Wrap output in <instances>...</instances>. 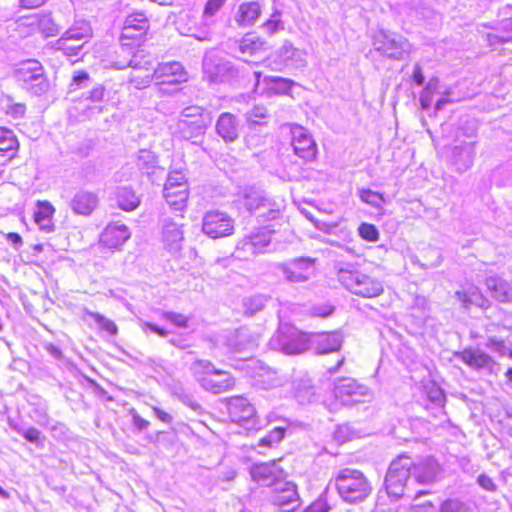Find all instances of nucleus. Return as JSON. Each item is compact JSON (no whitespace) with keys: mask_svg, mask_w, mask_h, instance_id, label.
<instances>
[{"mask_svg":"<svg viewBox=\"0 0 512 512\" xmlns=\"http://www.w3.org/2000/svg\"><path fill=\"white\" fill-rule=\"evenodd\" d=\"M125 53L131 55L130 58L127 61H114L112 64L114 68L120 70L127 67L144 70H150L152 68L151 57L145 54L143 50H135L134 44L127 46V51Z\"/></svg>","mask_w":512,"mask_h":512,"instance_id":"26","label":"nucleus"},{"mask_svg":"<svg viewBox=\"0 0 512 512\" xmlns=\"http://www.w3.org/2000/svg\"><path fill=\"white\" fill-rule=\"evenodd\" d=\"M25 112L26 106L23 103H10L6 108V113L15 119L22 118Z\"/></svg>","mask_w":512,"mask_h":512,"instance_id":"63","label":"nucleus"},{"mask_svg":"<svg viewBox=\"0 0 512 512\" xmlns=\"http://www.w3.org/2000/svg\"><path fill=\"white\" fill-rule=\"evenodd\" d=\"M438 512H471V510L460 500L448 499L441 504Z\"/></svg>","mask_w":512,"mask_h":512,"instance_id":"55","label":"nucleus"},{"mask_svg":"<svg viewBox=\"0 0 512 512\" xmlns=\"http://www.w3.org/2000/svg\"><path fill=\"white\" fill-rule=\"evenodd\" d=\"M285 428L276 427L271 430L266 436L260 439L259 446L272 447L274 444H278L285 435Z\"/></svg>","mask_w":512,"mask_h":512,"instance_id":"52","label":"nucleus"},{"mask_svg":"<svg viewBox=\"0 0 512 512\" xmlns=\"http://www.w3.org/2000/svg\"><path fill=\"white\" fill-rule=\"evenodd\" d=\"M280 15L281 13L279 11H275L270 19H268L263 25H262V28L264 29V31L269 34V35H273L275 34L276 32L280 31V30H283L284 29V26H283V23L280 19Z\"/></svg>","mask_w":512,"mask_h":512,"instance_id":"54","label":"nucleus"},{"mask_svg":"<svg viewBox=\"0 0 512 512\" xmlns=\"http://www.w3.org/2000/svg\"><path fill=\"white\" fill-rule=\"evenodd\" d=\"M14 78L21 88L32 96H42L50 89L45 69L36 59L20 63L14 71Z\"/></svg>","mask_w":512,"mask_h":512,"instance_id":"5","label":"nucleus"},{"mask_svg":"<svg viewBox=\"0 0 512 512\" xmlns=\"http://www.w3.org/2000/svg\"><path fill=\"white\" fill-rule=\"evenodd\" d=\"M336 399L343 405H354L371 398L370 390L353 378L340 379L334 388Z\"/></svg>","mask_w":512,"mask_h":512,"instance_id":"14","label":"nucleus"},{"mask_svg":"<svg viewBox=\"0 0 512 512\" xmlns=\"http://www.w3.org/2000/svg\"><path fill=\"white\" fill-rule=\"evenodd\" d=\"M163 195L167 204L176 211H182L186 208L188 200V187L172 188V190L163 189Z\"/></svg>","mask_w":512,"mask_h":512,"instance_id":"36","label":"nucleus"},{"mask_svg":"<svg viewBox=\"0 0 512 512\" xmlns=\"http://www.w3.org/2000/svg\"><path fill=\"white\" fill-rule=\"evenodd\" d=\"M10 427L18 434L22 435L27 441L38 444L40 440V431L34 427L24 428L16 423L9 422Z\"/></svg>","mask_w":512,"mask_h":512,"instance_id":"50","label":"nucleus"},{"mask_svg":"<svg viewBox=\"0 0 512 512\" xmlns=\"http://www.w3.org/2000/svg\"><path fill=\"white\" fill-rule=\"evenodd\" d=\"M309 343L307 334L288 324L280 326L269 341L271 348L287 355L303 353L309 348Z\"/></svg>","mask_w":512,"mask_h":512,"instance_id":"7","label":"nucleus"},{"mask_svg":"<svg viewBox=\"0 0 512 512\" xmlns=\"http://www.w3.org/2000/svg\"><path fill=\"white\" fill-rule=\"evenodd\" d=\"M149 27V20L143 12H135L128 15L120 35L121 51L126 52L127 46L142 41Z\"/></svg>","mask_w":512,"mask_h":512,"instance_id":"11","label":"nucleus"},{"mask_svg":"<svg viewBox=\"0 0 512 512\" xmlns=\"http://www.w3.org/2000/svg\"><path fill=\"white\" fill-rule=\"evenodd\" d=\"M262 9L257 1L243 2L239 5L234 20L240 27H251L259 19Z\"/></svg>","mask_w":512,"mask_h":512,"instance_id":"28","label":"nucleus"},{"mask_svg":"<svg viewBox=\"0 0 512 512\" xmlns=\"http://www.w3.org/2000/svg\"><path fill=\"white\" fill-rule=\"evenodd\" d=\"M310 342L318 354H327L338 351L343 343V336L339 332L319 333L313 335Z\"/></svg>","mask_w":512,"mask_h":512,"instance_id":"25","label":"nucleus"},{"mask_svg":"<svg viewBox=\"0 0 512 512\" xmlns=\"http://www.w3.org/2000/svg\"><path fill=\"white\" fill-rule=\"evenodd\" d=\"M258 365L259 366H266L260 360L249 359L248 361H246L245 367H244V370H245L246 374L253 380V383H254L255 386L257 385V378H259L261 376V374L263 373L260 370V368L258 367Z\"/></svg>","mask_w":512,"mask_h":512,"instance_id":"56","label":"nucleus"},{"mask_svg":"<svg viewBox=\"0 0 512 512\" xmlns=\"http://www.w3.org/2000/svg\"><path fill=\"white\" fill-rule=\"evenodd\" d=\"M270 297L258 294L244 298L243 309L244 314L247 316H254L256 313L262 311L267 305Z\"/></svg>","mask_w":512,"mask_h":512,"instance_id":"41","label":"nucleus"},{"mask_svg":"<svg viewBox=\"0 0 512 512\" xmlns=\"http://www.w3.org/2000/svg\"><path fill=\"white\" fill-rule=\"evenodd\" d=\"M54 212V207L48 201L38 202L37 210L34 213V220L40 230L47 233L54 230Z\"/></svg>","mask_w":512,"mask_h":512,"instance_id":"32","label":"nucleus"},{"mask_svg":"<svg viewBox=\"0 0 512 512\" xmlns=\"http://www.w3.org/2000/svg\"><path fill=\"white\" fill-rule=\"evenodd\" d=\"M215 129L226 143L234 142L239 137V121L231 113H222L216 121Z\"/></svg>","mask_w":512,"mask_h":512,"instance_id":"24","label":"nucleus"},{"mask_svg":"<svg viewBox=\"0 0 512 512\" xmlns=\"http://www.w3.org/2000/svg\"><path fill=\"white\" fill-rule=\"evenodd\" d=\"M211 123L209 112L200 106H189L181 111L175 125V134L192 144L199 145Z\"/></svg>","mask_w":512,"mask_h":512,"instance_id":"1","label":"nucleus"},{"mask_svg":"<svg viewBox=\"0 0 512 512\" xmlns=\"http://www.w3.org/2000/svg\"><path fill=\"white\" fill-rule=\"evenodd\" d=\"M316 259L311 257H298L280 263L277 268L284 278L291 283H304L314 275Z\"/></svg>","mask_w":512,"mask_h":512,"instance_id":"13","label":"nucleus"},{"mask_svg":"<svg viewBox=\"0 0 512 512\" xmlns=\"http://www.w3.org/2000/svg\"><path fill=\"white\" fill-rule=\"evenodd\" d=\"M268 502L277 507L279 512H293L301 506L297 486L290 481L275 483L269 492Z\"/></svg>","mask_w":512,"mask_h":512,"instance_id":"9","label":"nucleus"},{"mask_svg":"<svg viewBox=\"0 0 512 512\" xmlns=\"http://www.w3.org/2000/svg\"><path fill=\"white\" fill-rule=\"evenodd\" d=\"M255 213L257 214V217L260 219V221L265 222L278 218L280 215V208L276 202L267 198L263 207H261V209Z\"/></svg>","mask_w":512,"mask_h":512,"instance_id":"47","label":"nucleus"},{"mask_svg":"<svg viewBox=\"0 0 512 512\" xmlns=\"http://www.w3.org/2000/svg\"><path fill=\"white\" fill-rule=\"evenodd\" d=\"M105 95V87L101 84L85 93L84 99L90 101V104L85 109V115L88 118L95 117L104 112L106 109Z\"/></svg>","mask_w":512,"mask_h":512,"instance_id":"29","label":"nucleus"},{"mask_svg":"<svg viewBox=\"0 0 512 512\" xmlns=\"http://www.w3.org/2000/svg\"><path fill=\"white\" fill-rule=\"evenodd\" d=\"M252 479L263 486H275V483L281 482L283 470L276 462H267L256 464L251 468Z\"/></svg>","mask_w":512,"mask_h":512,"instance_id":"18","label":"nucleus"},{"mask_svg":"<svg viewBox=\"0 0 512 512\" xmlns=\"http://www.w3.org/2000/svg\"><path fill=\"white\" fill-rule=\"evenodd\" d=\"M412 476L419 484H432L441 475L442 468L440 464L432 457H426L412 465Z\"/></svg>","mask_w":512,"mask_h":512,"instance_id":"17","label":"nucleus"},{"mask_svg":"<svg viewBox=\"0 0 512 512\" xmlns=\"http://www.w3.org/2000/svg\"><path fill=\"white\" fill-rule=\"evenodd\" d=\"M91 36V28L88 23L82 21L77 22L75 26L69 28L61 37H66L68 40H82Z\"/></svg>","mask_w":512,"mask_h":512,"instance_id":"45","label":"nucleus"},{"mask_svg":"<svg viewBox=\"0 0 512 512\" xmlns=\"http://www.w3.org/2000/svg\"><path fill=\"white\" fill-rule=\"evenodd\" d=\"M267 116V109L264 106H254L250 111L247 112V121L253 124H259V119Z\"/></svg>","mask_w":512,"mask_h":512,"instance_id":"61","label":"nucleus"},{"mask_svg":"<svg viewBox=\"0 0 512 512\" xmlns=\"http://www.w3.org/2000/svg\"><path fill=\"white\" fill-rule=\"evenodd\" d=\"M454 356L475 370H491L494 365V360L479 349L466 348L462 351L455 352Z\"/></svg>","mask_w":512,"mask_h":512,"instance_id":"23","label":"nucleus"},{"mask_svg":"<svg viewBox=\"0 0 512 512\" xmlns=\"http://www.w3.org/2000/svg\"><path fill=\"white\" fill-rule=\"evenodd\" d=\"M130 235V231L125 224L111 223L102 232L100 242L105 247L117 249L130 238Z\"/></svg>","mask_w":512,"mask_h":512,"instance_id":"22","label":"nucleus"},{"mask_svg":"<svg viewBox=\"0 0 512 512\" xmlns=\"http://www.w3.org/2000/svg\"><path fill=\"white\" fill-rule=\"evenodd\" d=\"M85 314L91 317L100 326V328L107 331L111 335H115L117 333V326L112 320L104 317L103 315L97 312H92L89 310H86Z\"/></svg>","mask_w":512,"mask_h":512,"instance_id":"49","label":"nucleus"},{"mask_svg":"<svg viewBox=\"0 0 512 512\" xmlns=\"http://www.w3.org/2000/svg\"><path fill=\"white\" fill-rule=\"evenodd\" d=\"M413 461L409 456L401 455L393 460L385 477L387 494L394 500L406 495L407 481L412 476Z\"/></svg>","mask_w":512,"mask_h":512,"instance_id":"6","label":"nucleus"},{"mask_svg":"<svg viewBox=\"0 0 512 512\" xmlns=\"http://www.w3.org/2000/svg\"><path fill=\"white\" fill-rule=\"evenodd\" d=\"M271 237V232L268 230H260L244 237L237 245L239 257L247 259L250 256L270 252Z\"/></svg>","mask_w":512,"mask_h":512,"instance_id":"15","label":"nucleus"},{"mask_svg":"<svg viewBox=\"0 0 512 512\" xmlns=\"http://www.w3.org/2000/svg\"><path fill=\"white\" fill-rule=\"evenodd\" d=\"M117 206L124 211H133L140 204V198L130 187H118L114 192Z\"/></svg>","mask_w":512,"mask_h":512,"instance_id":"33","label":"nucleus"},{"mask_svg":"<svg viewBox=\"0 0 512 512\" xmlns=\"http://www.w3.org/2000/svg\"><path fill=\"white\" fill-rule=\"evenodd\" d=\"M163 318L179 328H187L188 327L189 319H188V317H186L185 315H183L181 313H176V312H171V311L164 312Z\"/></svg>","mask_w":512,"mask_h":512,"instance_id":"59","label":"nucleus"},{"mask_svg":"<svg viewBox=\"0 0 512 512\" xmlns=\"http://www.w3.org/2000/svg\"><path fill=\"white\" fill-rule=\"evenodd\" d=\"M32 26H36L37 29L45 36H55L60 32L59 25L55 22L51 14L37 15L31 22Z\"/></svg>","mask_w":512,"mask_h":512,"instance_id":"37","label":"nucleus"},{"mask_svg":"<svg viewBox=\"0 0 512 512\" xmlns=\"http://www.w3.org/2000/svg\"><path fill=\"white\" fill-rule=\"evenodd\" d=\"M263 372L259 378H257V387L262 389H270L280 384V380L277 376L276 371L272 370L268 366H259Z\"/></svg>","mask_w":512,"mask_h":512,"instance_id":"44","label":"nucleus"},{"mask_svg":"<svg viewBox=\"0 0 512 512\" xmlns=\"http://www.w3.org/2000/svg\"><path fill=\"white\" fill-rule=\"evenodd\" d=\"M375 50L383 55L400 60L411 51V45L406 38L393 32L380 31L374 37Z\"/></svg>","mask_w":512,"mask_h":512,"instance_id":"10","label":"nucleus"},{"mask_svg":"<svg viewBox=\"0 0 512 512\" xmlns=\"http://www.w3.org/2000/svg\"><path fill=\"white\" fill-rule=\"evenodd\" d=\"M202 231L212 239L230 236L234 232V220L223 211H208L202 218Z\"/></svg>","mask_w":512,"mask_h":512,"instance_id":"12","label":"nucleus"},{"mask_svg":"<svg viewBox=\"0 0 512 512\" xmlns=\"http://www.w3.org/2000/svg\"><path fill=\"white\" fill-rule=\"evenodd\" d=\"M429 400L438 407H443L445 403V394L438 386H431L428 390Z\"/></svg>","mask_w":512,"mask_h":512,"instance_id":"60","label":"nucleus"},{"mask_svg":"<svg viewBox=\"0 0 512 512\" xmlns=\"http://www.w3.org/2000/svg\"><path fill=\"white\" fill-rule=\"evenodd\" d=\"M70 40L66 39V37H61L58 40L59 49L63 50L69 56H77L79 51L82 49L83 44L79 45H69Z\"/></svg>","mask_w":512,"mask_h":512,"instance_id":"62","label":"nucleus"},{"mask_svg":"<svg viewBox=\"0 0 512 512\" xmlns=\"http://www.w3.org/2000/svg\"><path fill=\"white\" fill-rule=\"evenodd\" d=\"M175 75L178 76L177 79L187 80V73L181 63L173 61L158 64L157 68L154 69L152 78L157 81L160 79H167V77H173Z\"/></svg>","mask_w":512,"mask_h":512,"instance_id":"35","label":"nucleus"},{"mask_svg":"<svg viewBox=\"0 0 512 512\" xmlns=\"http://www.w3.org/2000/svg\"><path fill=\"white\" fill-rule=\"evenodd\" d=\"M359 196L363 202L371 205L374 208H380L384 203L383 196L380 193L370 189H361L359 191Z\"/></svg>","mask_w":512,"mask_h":512,"instance_id":"51","label":"nucleus"},{"mask_svg":"<svg viewBox=\"0 0 512 512\" xmlns=\"http://www.w3.org/2000/svg\"><path fill=\"white\" fill-rule=\"evenodd\" d=\"M335 486L340 497L349 503L364 501L372 491L364 474L359 470L349 468L338 472L335 477Z\"/></svg>","mask_w":512,"mask_h":512,"instance_id":"4","label":"nucleus"},{"mask_svg":"<svg viewBox=\"0 0 512 512\" xmlns=\"http://www.w3.org/2000/svg\"><path fill=\"white\" fill-rule=\"evenodd\" d=\"M33 405L34 407L30 412V418L38 425L47 427L50 424V418L48 416V406L46 402L38 400V402Z\"/></svg>","mask_w":512,"mask_h":512,"instance_id":"46","label":"nucleus"},{"mask_svg":"<svg viewBox=\"0 0 512 512\" xmlns=\"http://www.w3.org/2000/svg\"><path fill=\"white\" fill-rule=\"evenodd\" d=\"M264 82L267 90L273 94H287L295 84L294 81L282 77H265Z\"/></svg>","mask_w":512,"mask_h":512,"instance_id":"43","label":"nucleus"},{"mask_svg":"<svg viewBox=\"0 0 512 512\" xmlns=\"http://www.w3.org/2000/svg\"><path fill=\"white\" fill-rule=\"evenodd\" d=\"M294 153L304 161H313L317 155V144L307 129L295 125L291 128Z\"/></svg>","mask_w":512,"mask_h":512,"instance_id":"16","label":"nucleus"},{"mask_svg":"<svg viewBox=\"0 0 512 512\" xmlns=\"http://www.w3.org/2000/svg\"><path fill=\"white\" fill-rule=\"evenodd\" d=\"M227 409L231 420L247 431L258 430L261 427L254 406L243 396L228 399Z\"/></svg>","mask_w":512,"mask_h":512,"instance_id":"8","label":"nucleus"},{"mask_svg":"<svg viewBox=\"0 0 512 512\" xmlns=\"http://www.w3.org/2000/svg\"><path fill=\"white\" fill-rule=\"evenodd\" d=\"M475 147V141L463 142L453 147L451 163L458 172L463 173L472 167L476 155Z\"/></svg>","mask_w":512,"mask_h":512,"instance_id":"20","label":"nucleus"},{"mask_svg":"<svg viewBox=\"0 0 512 512\" xmlns=\"http://www.w3.org/2000/svg\"><path fill=\"white\" fill-rule=\"evenodd\" d=\"M455 297L465 308H468L470 305L484 307V303L486 302L478 288L474 286L463 291H457Z\"/></svg>","mask_w":512,"mask_h":512,"instance_id":"40","label":"nucleus"},{"mask_svg":"<svg viewBox=\"0 0 512 512\" xmlns=\"http://www.w3.org/2000/svg\"><path fill=\"white\" fill-rule=\"evenodd\" d=\"M330 510L326 500L319 498L307 507L303 512H328Z\"/></svg>","mask_w":512,"mask_h":512,"instance_id":"64","label":"nucleus"},{"mask_svg":"<svg viewBox=\"0 0 512 512\" xmlns=\"http://www.w3.org/2000/svg\"><path fill=\"white\" fill-rule=\"evenodd\" d=\"M487 347L493 351L498 352L501 356L508 355L512 358V346H506L502 340L496 339L494 337L489 338Z\"/></svg>","mask_w":512,"mask_h":512,"instance_id":"58","label":"nucleus"},{"mask_svg":"<svg viewBox=\"0 0 512 512\" xmlns=\"http://www.w3.org/2000/svg\"><path fill=\"white\" fill-rule=\"evenodd\" d=\"M304 64V53L286 41L275 54V58L269 63L274 70H282L288 65L301 66Z\"/></svg>","mask_w":512,"mask_h":512,"instance_id":"19","label":"nucleus"},{"mask_svg":"<svg viewBox=\"0 0 512 512\" xmlns=\"http://www.w3.org/2000/svg\"><path fill=\"white\" fill-rule=\"evenodd\" d=\"M258 340V334L251 333L246 327H241L235 331L234 335L229 340V346L235 352L249 351L257 346Z\"/></svg>","mask_w":512,"mask_h":512,"instance_id":"30","label":"nucleus"},{"mask_svg":"<svg viewBox=\"0 0 512 512\" xmlns=\"http://www.w3.org/2000/svg\"><path fill=\"white\" fill-rule=\"evenodd\" d=\"M266 49L267 43L254 34L245 35L239 43V50L242 54L254 55Z\"/></svg>","mask_w":512,"mask_h":512,"instance_id":"39","label":"nucleus"},{"mask_svg":"<svg viewBox=\"0 0 512 512\" xmlns=\"http://www.w3.org/2000/svg\"><path fill=\"white\" fill-rule=\"evenodd\" d=\"M188 187L185 176L180 171H172L168 174L166 183L163 189L172 190V188Z\"/></svg>","mask_w":512,"mask_h":512,"instance_id":"53","label":"nucleus"},{"mask_svg":"<svg viewBox=\"0 0 512 512\" xmlns=\"http://www.w3.org/2000/svg\"><path fill=\"white\" fill-rule=\"evenodd\" d=\"M358 231H359V235L364 240L374 242V241H377L379 238V232H378L377 228L372 224L362 223L359 226Z\"/></svg>","mask_w":512,"mask_h":512,"instance_id":"57","label":"nucleus"},{"mask_svg":"<svg viewBox=\"0 0 512 512\" xmlns=\"http://www.w3.org/2000/svg\"><path fill=\"white\" fill-rule=\"evenodd\" d=\"M18 141L14 133L6 128H0V152H14Z\"/></svg>","mask_w":512,"mask_h":512,"instance_id":"48","label":"nucleus"},{"mask_svg":"<svg viewBox=\"0 0 512 512\" xmlns=\"http://www.w3.org/2000/svg\"><path fill=\"white\" fill-rule=\"evenodd\" d=\"M98 204V197L95 193L86 190L76 192L70 201V208L75 214L90 215Z\"/></svg>","mask_w":512,"mask_h":512,"instance_id":"27","label":"nucleus"},{"mask_svg":"<svg viewBox=\"0 0 512 512\" xmlns=\"http://www.w3.org/2000/svg\"><path fill=\"white\" fill-rule=\"evenodd\" d=\"M136 164L142 173L150 175L157 166V158L152 151L141 149L137 153Z\"/></svg>","mask_w":512,"mask_h":512,"instance_id":"42","label":"nucleus"},{"mask_svg":"<svg viewBox=\"0 0 512 512\" xmlns=\"http://www.w3.org/2000/svg\"><path fill=\"white\" fill-rule=\"evenodd\" d=\"M295 398L300 404L311 403L316 396V388L312 385L311 379L303 378L295 384Z\"/></svg>","mask_w":512,"mask_h":512,"instance_id":"38","label":"nucleus"},{"mask_svg":"<svg viewBox=\"0 0 512 512\" xmlns=\"http://www.w3.org/2000/svg\"><path fill=\"white\" fill-rule=\"evenodd\" d=\"M337 279L346 290L362 298H375L384 292L381 281L357 270L351 264L337 269Z\"/></svg>","mask_w":512,"mask_h":512,"instance_id":"2","label":"nucleus"},{"mask_svg":"<svg viewBox=\"0 0 512 512\" xmlns=\"http://www.w3.org/2000/svg\"><path fill=\"white\" fill-rule=\"evenodd\" d=\"M182 226L170 217H163L161 220L162 239L171 252H177L181 249V243L184 239Z\"/></svg>","mask_w":512,"mask_h":512,"instance_id":"21","label":"nucleus"},{"mask_svg":"<svg viewBox=\"0 0 512 512\" xmlns=\"http://www.w3.org/2000/svg\"><path fill=\"white\" fill-rule=\"evenodd\" d=\"M486 286L496 300L500 302L512 301V286L506 280L491 276L486 279Z\"/></svg>","mask_w":512,"mask_h":512,"instance_id":"31","label":"nucleus"},{"mask_svg":"<svg viewBox=\"0 0 512 512\" xmlns=\"http://www.w3.org/2000/svg\"><path fill=\"white\" fill-rule=\"evenodd\" d=\"M266 199L267 197L263 191L254 188H246L240 195L239 201L249 212L255 213L263 207Z\"/></svg>","mask_w":512,"mask_h":512,"instance_id":"34","label":"nucleus"},{"mask_svg":"<svg viewBox=\"0 0 512 512\" xmlns=\"http://www.w3.org/2000/svg\"><path fill=\"white\" fill-rule=\"evenodd\" d=\"M190 371L200 386L211 393L220 394L235 386V379L232 375L217 369L209 360L194 361L190 366Z\"/></svg>","mask_w":512,"mask_h":512,"instance_id":"3","label":"nucleus"}]
</instances>
